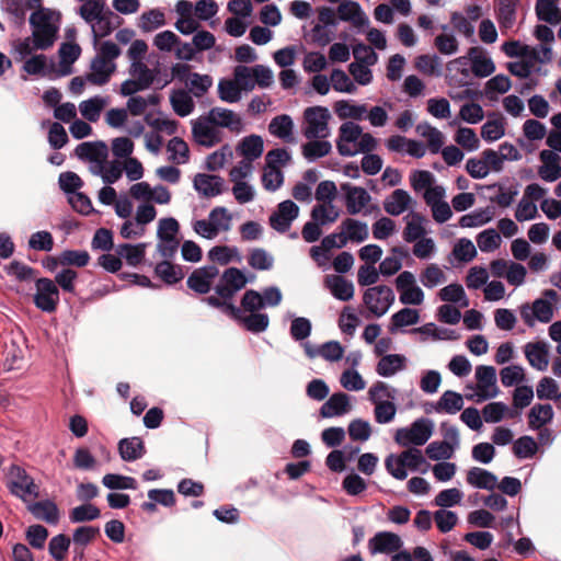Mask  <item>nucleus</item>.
Instances as JSON below:
<instances>
[{
	"mask_svg": "<svg viewBox=\"0 0 561 561\" xmlns=\"http://www.w3.org/2000/svg\"><path fill=\"white\" fill-rule=\"evenodd\" d=\"M299 207L293 201H284L278 204L277 210L270 216V225L277 232H286L291 222L298 217Z\"/></svg>",
	"mask_w": 561,
	"mask_h": 561,
	"instance_id": "f3484780",
	"label": "nucleus"
},
{
	"mask_svg": "<svg viewBox=\"0 0 561 561\" xmlns=\"http://www.w3.org/2000/svg\"><path fill=\"white\" fill-rule=\"evenodd\" d=\"M336 115L344 118L362 119L364 114L367 112L366 105L352 104L348 101H339L334 105Z\"/></svg>",
	"mask_w": 561,
	"mask_h": 561,
	"instance_id": "e2e57ef3",
	"label": "nucleus"
},
{
	"mask_svg": "<svg viewBox=\"0 0 561 561\" xmlns=\"http://www.w3.org/2000/svg\"><path fill=\"white\" fill-rule=\"evenodd\" d=\"M249 265L259 271H270L274 265V257L264 249H253L248 257Z\"/></svg>",
	"mask_w": 561,
	"mask_h": 561,
	"instance_id": "052dcab7",
	"label": "nucleus"
},
{
	"mask_svg": "<svg viewBox=\"0 0 561 561\" xmlns=\"http://www.w3.org/2000/svg\"><path fill=\"white\" fill-rule=\"evenodd\" d=\"M207 256L211 262L218 263L219 265H228L234 257L238 262L241 260L238 249L236 247L231 248L227 245L213 247L208 251Z\"/></svg>",
	"mask_w": 561,
	"mask_h": 561,
	"instance_id": "49530a36",
	"label": "nucleus"
},
{
	"mask_svg": "<svg viewBox=\"0 0 561 561\" xmlns=\"http://www.w3.org/2000/svg\"><path fill=\"white\" fill-rule=\"evenodd\" d=\"M163 25H165V16L160 9L146 11L139 18L138 26L146 33L152 32Z\"/></svg>",
	"mask_w": 561,
	"mask_h": 561,
	"instance_id": "09e8293b",
	"label": "nucleus"
},
{
	"mask_svg": "<svg viewBox=\"0 0 561 561\" xmlns=\"http://www.w3.org/2000/svg\"><path fill=\"white\" fill-rule=\"evenodd\" d=\"M237 151L244 160L253 162L260 158L264 151V142L261 136L250 135L241 139L237 146Z\"/></svg>",
	"mask_w": 561,
	"mask_h": 561,
	"instance_id": "7c9ffc66",
	"label": "nucleus"
},
{
	"mask_svg": "<svg viewBox=\"0 0 561 561\" xmlns=\"http://www.w3.org/2000/svg\"><path fill=\"white\" fill-rule=\"evenodd\" d=\"M537 19L551 25L561 22V9L558 0H537L535 5Z\"/></svg>",
	"mask_w": 561,
	"mask_h": 561,
	"instance_id": "c9c22d12",
	"label": "nucleus"
},
{
	"mask_svg": "<svg viewBox=\"0 0 561 561\" xmlns=\"http://www.w3.org/2000/svg\"><path fill=\"white\" fill-rule=\"evenodd\" d=\"M446 280V275L443 270L435 263L425 267L420 275V282L426 288H434Z\"/></svg>",
	"mask_w": 561,
	"mask_h": 561,
	"instance_id": "680f3d73",
	"label": "nucleus"
},
{
	"mask_svg": "<svg viewBox=\"0 0 561 561\" xmlns=\"http://www.w3.org/2000/svg\"><path fill=\"white\" fill-rule=\"evenodd\" d=\"M413 204V199L410 194L402 190H394L383 201V209L390 216H400L407 211Z\"/></svg>",
	"mask_w": 561,
	"mask_h": 561,
	"instance_id": "5701e85b",
	"label": "nucleus"
},
{
	"mask_svg": "<svg viewBox=\"0 0 561 561\" xmlns=\"http://www.w3.org/2000/svg\"><path fill=\"white\" fill-rule=\"evenodd\" d=\"M78 15L91 27V33L94 44L100 38L108 36L115 25L113 19L119 18L106 7V1H92L87 4H81L77 9ZM121 21H118L119 23Z\"/></svg>",
	"mask_w": 561,
	"mask_h": 561,
	"instance_id": "f257e3e1",
	"label": "nucleus"
},
{
	"mask_svg": "<svg viewBox=\"0 0 561 561\" xmlns=\"http://www.w3.org/2000/svg\"><path fill=\"white\" fill-rule=\"evenodd\" d=\"M351 410L350 397L344 392L333 393L320 408L322 417L342 416Z\"/></svg>",
	"mask_w": 561,
	"mask_h": 561,
	"instance_id": "b1692460",
	"label": "nucleus"
},
{
	"mask_svg": "<svg viewBox=\"0 0 561 561\" xmlns=\"http://www.w3.org/2000/svg\"><path fill=\"white\" fill-rule=\"evenodd\" d=\"M100 535V528L94 526H80L73 530L72 542L75 549L81 548L80 553H83V549L91 543L96 536Z\"/></svg>",
	"mask_w": 561,
	"mask_h": 561,
	"instance_id": "603ef678",
	"label": "nucleus"
},
{
	"mask_svg": "<svg viewBox=\"0 0 561 561\" xmlns=\"http://www.w3.org/2000/svg\"><path fill=\"white\" fill-rule=\"evenodd\" d=\"M170 102L173 111L181 117L188 116L195 107L192 96L184 90L174 91Z\"/></svg>",
	"mask_w": 561,
	"mask_h": 561,
	"instance_id": "79ce46f5",
	"label": "nucleus"
},
{
	"mask_svg": "<svg viewBox=\"0 0 561 561\" xmlns=\"http://www.w3.org/2000/svg\"><path fill=\"white\" fill-rule=\"evenodd\" d=\"M118 451L123 460L134 461L145 454L144 442L139 437L123 438L118 443Z\"/></svg>",
	"mask_w": 561,
	"mask_h": 561,
	"instance_id": "e433bc0d",
	"label": "nucleus"
},
{
	"mask_svg": "<svg viewBox=\"0 0 561 561\" xmlns=\"http://www.w3.org/2000/svg\"><path fill=\"white\" fill-rule=\"evenodd\" d=\"M433 430V421L421 417L415 420L409 427L398 428L394 440L398 445L403 447L410 445L422 446L431 438Z\"/></svg>",
	"mask_w": 561,
	"mask_h": 561,
	"instance_id": "423d86ee",
	"label": "nucleus"
},
{
	"mask_svg": "<svg viewBox=\"0 0 561 561\" xmlns=\"http://www.w3.org/2000/svg\"><path fill=\"white\" fill-rule=\"evenodd\" d=\"M341 190L344 192L345 207L350 215L370 214L367 206L371 202V196L364 187L343 183Z\"/></svg>",
	"mask_w": 561,
	"mask_h": 561,
	"instance_id": "f8f14e48",
	"label": "nucleus"
},
{
	"mask_svg": "<svg viewBox=\"0 0 561 561\" xmlns=\"http://www.w3.org/2000/svg\"><path fill=\"white\" fill-rule=\"evenodd\" d=\"M341 243L347 244L348 241L362 243L369 237V230L366 222L346 218L341 222Z\"/></svg>",
	"mask_w": 561,
	"mask_h": 561,
	"instance_id": "aec40b11",
	"label": "nucleus"
},
{
	"mask_svg": "<svg viewBox=\"0 0 561 561\" xmlns=\"http://www.w3.org/2000/svg\"><path fill=\"white\" fill-rule=\"evenodd\" d=\"M253 279L254 275H251L249 278L240 268L228 267L221 274L214 290L222 299H232L238 291L243 289L248 283L253 282Z\"/></svg>",
	"mask_w": 561,
	"mask_h": 561,
	"instance_id": "6e6552de",
	"label": "nucleus"
},
{
	"mask_svg": "<svg viewBox=\"0 0 561 561\" xmlns=\"http://www.w3.org/2000/svg\"><path fill=\"white\" fill-rule=\"evenodd\" d=\"M192 134L197 144L207 148L221 141L220 131L206 115L192 123Z\"/></svg>",
	"mask_w": 561,
	"mask_h": 561,
	"instance_id": "2eb2a0df",
	"label": "nucleus"
},
{
	"mask_svg": "<svg viewBox=\"0 0 561 561\" xmlns=\"http://www.w3.org/2000/svg\"><path fill=\"white\" fill-rule=\"evenodd\" d=\"M194 188L204 197H215L222 194L225 181L219 175L197 173L193 181Z\"/></svg>",
	"mask_w": 561,
	"mask_h": 561,
	"instance_id": "6ab92c4d",
	"label": "nucleus"
},
{
	"mask_svg": "<svg viewBox=\"0 0 561 561\" xmlns=\"http://www.w3.org/2000/svg\"><path fill=\"white\" fill-rule=\"evenodd\" d=\"M494 216V207L486 206L484 208L474 209L470 214L463 215L459 225L462 228L480 227L492 220Z\"/></svg>",
	"mask_w": 561,
	"mask_h": 561,
	"instance_id": "58836bf2",
	"label": "nucleus"
},
{
	"mask_svg": "<svg viewBox=\"0 0 561 561\" xmlns=\"http://www.w3.org/2000/svg\"><path fill=\"white\" fill-rule=\"evenodd\" d=\"M7 488L13 496L22 501H26L27 496H39V486L26 470L19 465L9 467Z\"/></svg>",
	"mask_w": 561,
	"mask_h": 561,
	"instance_id": "39448f33",
	"label": "nucleus"
},
{
	"mask_svg": "<svg viewBox=\"0 0 561 561\" xmlns=\"http://www.w3.org/2000/svg\"><path fill=\"white\" fill-rule=\"evenodd\" d=\"M219 275V270L216 265H205L195 268L187 277L186 285L190 289L199 295H205L210 291L214 279Z\"/></svg>",
	"mask_w": 561,
	"mask_h": 561,
	"instance_id": "ddd939ff",
	"label": "nucleus"
},
{
	"mask_svg": "<svg viewBox=\"0 0 561 561\" xmlns=\"http://www.w3.org/2000/svg\"><path fill=\"white\" fill-rule=\"evenodd\" d=\"M468 58L471 62V71L478 78H485L495 71V65L491 57L479 47L469 48Z\"/></svg>",
	"mask_w": 561,
	"mask_h": 561,
	"instance_id": "a878e982",
	"label": "nucleus"
},
{
	"mask_svg": "<svg viewBox=\"0 0 561 561\" xmlns=\"http://www.w3.org/2000/svg\"><path fill=\"white\" fill-rule=\"evenodd\" d=\"M1 5L10 14L14 23L21 25L24 23L30 4L24 0H1Z\"/></svg>",
	"mask_w": 561,
	"mask_h": 561,
	"instance_id": "bf43d9fd",
	"label": "nucleus"
},
{
	"mask_svg": "<svg viewBox=\"0 0 561 561\" xmlns=\"http://www.w3.org/2000/svg\"><path fill=\"white\" fill-rule=\"evenodd\" d=\"M232 158V149L229 145L221 146L220 149L210 153L205 162L208 171H218Z\"/></svg>",
	"mask_w": 561,
	"mask_h": 561,
	"instance_id": "6e6d98bb",
	"label": "nucleus"
},
{
	"mask_svg": "<svg viewBox=\"0 0 561 561\" xmlns=\"http://www.w3.org/2000/svg\"><path fill=\"white\" fill-rule=\"evenodd\" d=\"M393 290L386 285L369 287L363 295V302L377 318L385 316L394 302Z\"/></svg>",
	"mask_w": 561,
	"mask_h": 561,
	"instance_id": "1a4fd4ad",
	"label": "nucleus"
},
{
	"mask_svg": "<svg viewBox=\"0 0 561 561\" xmlns=\"http://www.w3.org/2000/svg\"><path fill=\"white\" fill-rule=\"evenodd\" d=\"M76 154L79 159L88 160L89 162L107 160L108 148L103 141L82 142L77 146Z\"/></svg>",
	"mask_w": 561,
	"mask_h": 561,
	"instance_id": "72a5a7b5",
	"label": "nucleus"
},
{
	"mask_svg": "<svg viewBox=\"0 0 561 561\" xmlns=\"http://www.w3.org/2000/svg\"><path fill=\"white\" fill-rule=\"evenodd\" d=\"M477 244L481 252L489 253L500 247L501 237L495 229L489 228L478 234Z\"/></svg>",
	"mask_w": 561,
	"mask_h": 561,
	"instance_id": "338daca9",
	"label": "nucleus"
},
{
	"mask_svg": "<svg viewBox=\"0 0 561 561\" xmlns=\"http://www.w3.org/2000/svg\"><path fill=\"white\" fill-rule=\"evenodd\" d=\"M419 321V311L405 307L391 316L389 331L394 333L398 329L416 324Z\"/></svg>",
	"mask_w": 561,
	"mask_h": 561,
	"instance_id": "ea45409f",
	"label": "nucleus"
},
{
	"mask_svg": "<svg viewBox=\"0 0 561 561\" xmlns=\"http://www.w3.org/2000/svg\"><path fill=\"white\" fill-rule=\"evenodd\" d=\"M403 546L401 537L391 531H378L368 540V550L375 554H392Z\"/></svg>",
	"mask_w": 561,
	"mask_h": 561,
	"instance_id": "dca6fc26",
	"label": "nucleus"
},
{
	"mask_svg": "<svg viewBox=\"0 0 561 561\" xmlns=\"http://www.w3.org/2000/svg\"><path fill=\"white\" fill-rule=\"evenodd\" d=\"M407 358L401 354H387L383 355L377 366L376 373L380 377L389 378L405 368Z\"/></svg>",
	"mask_w": 561,
	"mask_h": 561,
	"instance_id": "2f4dec72",
	"label": "nucleus"
},
{
	"mask_svg": "<svg viewBox=\"0 0 561 561\" xmlns=\"http://www.w3.org/2000/svg\"><path fill=\"white\" fill-rule=\"evenodd\" d=\"M468 484L476 489L493 491L497 485V477L483 468L472 467L467 472Z\"/></svg>",
	"mask_w": 561,
	"mask_h": 561,
	"instance_id": "c85d7f7f",
	"label": "nucleus"
},
{
	"mask_svg": "<svg viewBox=\"0 0 561 561\" xmlns=\"http://www.w3.org/2000/svg\"><path fill=\"white\" fill-rule=\"evenodd\" d=\"M520 318L525 324L533 328L536 321L549 323L553 319V307L549 300L538 298L531 305L523 304L519 307Z\"/></svg>",
	"mask_w": 561,
	"mask_h": 561,
	"instance_id": "9b49d317",
	"label": "nucleus"
},
{
	"mask_svg": "<svg viewBox=\"0 0 561 561\" xmlns=\"http://www.w3.org/2000/svg\"><path fill=\"white\" fill-rule=\"evenodd\" d=\"M90 254L85 250H65L59 254L61 266L84 267L89 264Z\"/></svg>",
	"mask_w": 561,
	"mask_h": 561,
	"instance_id": "864d4df0",
	"label": "nucleus"
},
{
	"mask_svg": "<svg viewBox=\"0 0 561 561\" xmlns=\"http://www.w3.org/2000/svg\"><path fill=\"white\" fill-rule=\"evenodd\" d=\"M101 516V511L98 506L91 503H83L73 507L69 512V519L72 524H81L92 522Z\"/></svg>",
	"mask_w": 561,
	"mask_h": 561,
	"instance_id": "a19ab883",
	"label": "nucleus"
},
{
	"mask_svg": "<svg viewBox=\"0 0 561 561\" xmlns=\"http://www.w3.org/2000/svg\"><path fill=\"white\" fill-rule=\"evenodd\" d=\"M462 396L453 390H446L436 403L431 404V409L435 412L448 414H456L462 409Z\"/></svg>",
	"mask_w": 561,
	"mask_h": 561,
	"instance_id": "f704fd0d",
	"label": "nucleus"
},
{
	"mask_svg": "<svg viewBox=\"0 0 561 561\" xmlns=\"http://www.w3.org/2000/svg\"><path fill=\"white\" fill-rule=\"evenodd\" d=\"M268 131L272 136L284 140L285 142H293L294 139V122L287 114H282L273 117L268 124Z\"/></svg>",
	"mask_w": 561,
	"mask_h": 561,
	"instance_id": "c756f323",
	"label": "nucleus"
},
{
	"mask_svg": "<svg viewBox=\"0 0 561 561\" xmlns=\"http://www.w3.org/2000/svg\"><path fill=\"white\" fill-rule=\"evenodd\" d=\"M53 16L49 9H39L31 14L32 38L36 49L46 50L54 45L58 26L54 24Z\"/></svg>",
	"mask_w": 561,
	"mask_h": 561,
	"instance_id": "7ed1b4c3",
	"label": "nucleus"
},
{
	"mask_svg": "<svg viewBox=\"0 0 561 561\" xmlns=\"http://www.w3.org/2000/svg\"><path fill=\"white\" fill-rule=\"evenodd\" d=\"M537 451L538 445L531 436L524 435L514 442L513 453L519 459L533 458Z\"/></svg>",
	"mask_w": 561,
	"mask_h": 561,
	"instance_id": "5fc2aeb1",
	"label": "nucleus"
},
{
	"mask_svg": "<svg viewBox=\"0 0 561 561\" xmlns=\"http://www.w3.org/2000/svg\"><path fill=\"white\" fill-rule=\"evenodd\" d=\"M71 539L65 534L54 536L48 542V552L55 561H64L70 548Z\"/></svg>",
	"mask_w": 561,
	"mask_h": 561,
	"instance_id": "8fccbe9b",
	"label": "nucleus"
},
{
	"mask_svg": "<svg viewBox=\"0 0 561 561\" xmlns=\"http://www.w3.org/2000/svg\"><path fill=\"white\" fill-rule=\"evenodd\" d=\"M525 356L533 368L539 371L547 370L549 365V352L546 343H527L525 345Z\"/></svg>",
	"mask_w": 561,
	"mask_h": 561,
	"instance_id": "bb28decb",
	"label": "nucleus"
},
{
	"mask_svg": "<svg viewBox=\"0 0 561 561\" xmlns=\"http://www.w3.org/2000/svg\"><path fill=\"white\" fill-rule=\"evenodd\" d=\"M128 71L130 77L137 79L147 89L152 85L156 79V72L151 70L144 61L130 62Z\"/></svg>",
	"mask_w": 561,
	"mask_h": 561,
	"instance_id": "13d9d810",
	"label": "nucleus"
},
{
	"mask_svg": "<svg viewBox=\"0 0 561 561\" xmlns=\"http://www.w3.org/2000/svg\"><path fill=\"white\" fill-rule=\"evenodd\" d=\"M106 101L102 96L95 95L89 100L82 101L79 104L81 115L89 122H96L100 118V114L105 106Z\"/></svg>",
	"mask_w": 561,
	"mask_h": 561,
	"instance_id": "a18cd8bd",
	"label": "nucleus"
},
{
	"mask_svg": "<svg viewBox=\"0 0 561 561\" xmlns=\"http://www.w3.org/2000/svg\"><path fill=\"white\" fill-rule=\"evenodd\" d=\"M312 331L311 321L305 317H296L293 319L289 328L290 336L296 342L307 340Z\"/></svg>",
	"mask_w": 561,
	"mask_h": 561,
	"instance_id": "774afa93",
	"label": "nucleus"
},
{
	"mask_svg": "<svg viewBox=\"0 0 561 561\" xmlns=\"http://www.w3.org/2000/svg\"><path fill=\"white\" fill-rule=\"evenodd\" d=\"M60 300L59 288L56 283L47 277L35 280V294L33 302L43 312H55Z\"/></svg>",
	"mask_w": 561,
	"mask_h": 561,
	"instance_id": "9d476101",
	"label": "nucleus"
},
{
	"mask_svg": "<svg viewBox=\"0 0 561 561\" xmlns=\"http://www.w3.org/2000/svg\"><path fill=\"white\" fill-rule=\"evenodd\" d=\"M117 254L125 257L129 265H138L145 256V244H129L124 243L117 247Z\"/></svg>",
	"mask_w": 561,
	"mask_h": 561,
	"instance_id": "0e129e2a",
	"label": "nucleus"
},
{
	"mask_svg": "<svg viewBox=\"0 0 561 561\" xmlns=\"http://www.w3.org/2000/svg\"><path fill=\"white\" fill-rule=\"evenodd\" d=\"M206 116L216 127H225L236 133L243 129L242 119L231 110L213 107Z\"/></svg>",
	"mask_w": 561,
	"mask_h": 561,
	"instance_id": "412c9836",
	"label": "nucleus"
},
{
	"mask_svg": "<svg viewBox=\"0 0 561 561\" xmlns=\"http://www.w3.org/2000/svg\"><path fill=\"white\" fill-rule=\"evenodd\" d=\"M121 48L115 43L111 41L103 42L91 60V72L87 75V80L95 85L106 84L116 71L115 60L121 56Z\"/></svg>",
	"mask_w": 561,
	"mask_h": 561,
	"instance_id": "f03ea898",
	"label": "nucleus"
},
{
	"mask_svg": "<svg viewBox=\"0 0 561 561\" xmlns=\"http://www.w3.org/2000/svg\"><path fill=\"white\" fill-rule=\"evenodd\" d=\"M331 114L327 107L311 106L304 112L306 123L302 134L307 139H325L330 135L329 119Z\"/></svg>",
	"mask_w": 561,
	"mask_h": 561,
	"instance_id": "0eeeda50",
	"label": "nucleus"
},
{
	"mask_svg": "<svg viewBox=\"0 0 561 561\" xmlns=\"http://www.w3.org/2000/svg\"><path fill=\"white\" fill-rule=\"evenodd\" d=\"M309 140L310 141L302 146V154L310 162H313L317 159L328 156L332 150V145L328 140Z\"/></svg>",
	"mask_w": 561,
	"mask_h": 561,
	"instance_id": "37998d69",
	"label": "nucleus"
},
{
	"mask_svg": "<svg viewBox=\"0 0 561 561\" xmlns=\"http://www.w3.org/2000/svg\"><path fill=\"white\" fill-rule=\"evenodd\" d=\"M450 23L456 32L463 35L467 39L474 43L476 27L473 23L466 18L461 12H453L450 14Z\"/></svg>",
	"mask_w": 561,
	"mask_h": 561,
	"instance_id": "4d7b16f0",
	"label": "nucleus"
},
{
	"mask_svg": "<svg viewBox=\"0 0 561 561\" xmlns=\"http://www.w3.org/2000/svg\"><path fill=\"white\" fill-rule=\"evenodd\" d=\"M154 273L168 285L176 284L184 277L182 268L167 260L156 265Z\"/></svg>",
	"mask_w": 561,
	"mask_h": 561,
	"instance_id": "c03bdc74",
	"label": "nucleus"
},
{
	"mask_svg": "<svg viewBox=\"0 0 561 561\" xmlns=\"http://www.w3.org/2000/svg\"><path fill=\"white\" fill-rule=\"evenodd\" d=\"M340 217V210L329 203L318 204L311 210V219L318 221L322 226L336 221Z\"/></svg>",
	"mask_w": 561,
	"mask_h": 561,
	"instance_id": "de8ad7c7",
	"label": "nucleus"
},
{
	"mask_svg": "<svg viewBox=\"0 0 561 561\" xmlns=\"http://www.w3.org/2000/svg\"><path fill=\"white\" fill-rule=\"evenodd\" d=\"M231 319L239 323L243 329L254 334L266 331L270 325V318L267 313L255 311L250 312V314H244L241 308H239L238 317L232 316Z\"/></svg>",
	"mask_w": 561,
	"mask_h": 561,
	"instance_id": "4be33fe9",
	"label": "nucleus"
},
{
	"mask_svg": "<svg viewBox=\"0 0 561 561\" xmlns=\"http://www.w3.org/2000/svg\"><path fill=\"white\" fill-rule=\"evenodd\" d=\"M339 20L351 22L356 28L360 30L369 25V19L363 11L358 2L345 0L337 7Z\"/></svg>",
	"mask_w": 561,
	"mask_h": 561,
	"instance_id": "a211bd4d",
	"label": "nucleus"
},
{
	"mask_svg": "<svg viewBox=\"0 0 561 561\" xmlns=\"http://www.w3.org/2000/svg\"><path fill=\"white\" fill-rule=\"evenodd\" d=\"M369 400L375 404L374 414L378 424L390 423L397 413L396 404L390 400H380L382 397L394 400L397 397V389L389 387L383 381H377L370 387Z\"/></svg>",
	"mask_w": 561,
	"mask_h": 561,
	"instance_id": "20e7f679",
	"label": "nucleus"
},
{
	"mask_svg": "<svg viewBox=\"0 0 561 561\" xmlns=\"http://www.w3.org/2000/svg\"><path fill=\"white\" fill-rule=\"evenodd\" d=\"M324 285L337 300L348 301L354 297L353 283L342 276L328 275Z\"/></svg>",
	"mask_w": 561,
	"mask_h": 561,
	"instance_id": "cd10ccee",
	"label": "nucleus"
},
{
	"mask_svg": "<svg viewBox=\"0 0 561 561\" xmlns=\"http://www.w3.org/2000/svg\"><path fill=\"white\" fill-rule=\"evenodd\" d=\"M30 513L38 520H43L50 525H57L60 513L57 504L50 500H43L31 503L27 506Z\"/></svg>",
	"mask_w": 561,
	"mask_h": 561,
	"instance_id": "393cba45",
	"label": "nucleus"
},
{
	"mask_svg": "<svg viewBox=\"0 0 561 561\" xmlns=\"http://www.w3.org/2000/svg\"><path fill=\"white\" fill-rule=\"evenodd\" d=\"M102 483L110 490H136L137 481L133 477L117 473H107L102 478Z\"/></svg>",
	"mask_w": 561,
	"mask_h": 561,
	"instance_id": "3c124183",
	"label": "nucleus"
},
{
	"mask_svg": "<svg viewBox=\"0 0 561 561\" xmlns=\"http://www.w3.org/2000/svg\"><path fill=\"white\" fill-rule=\"evenodd\" d=\"M551 404H535L528 413V425L531 430H540L553 420Z\"/></svg>",
	"mask_w": 561,
	"mask_h": 561,
	"instance_id": "4c0bfd02",
	"label": "nucleus"
},
{
	"mask_svg": "<svg viewBox=\"0 0 561 561\" xmlns=\"http://www.w3.org/2000/svg\"><path fill=\"white\" fill-rule=\"evenodd\" d=\"M404 219L407 225L403 230V239L405 242L412 243L424 238L426 229L424 227L425 217L416 211H411Z\"/></svg>",
	"mask_w": 561,
	"mask_h": 561,
	"instance_id": "473e14b6",
	"label": "nucleus"
},
{
	"mask_svg": "<svg viewBox=\"0 0 561 561\" xmlns=\"http://www.w3.org/2000/svg\"><path fill=\"white\" fill-rule=\"evenodd\" d=\"M478 402L495 398L499 393L496 370L493 366L480 365L476 368Z\"/></svg>",
	"mask_w": 561,
	"mask_h": 561,
	"instance_id": "4468645a",
	"label": "nucleus"
},
{
	"mask_svg": "<svg viewBox=\"0 0 561 561\" xmlns=\"http://www.w3.org/2000/svg\"><path fill=\"white\" fill-rule=\"evenodd\" d=\"M415 67L427 76H439L442 72L440 59L437 55H421L415 59Z\"/></svg>",
	"mask_w": 561,
	"mask_h": 561,
	"instance_id": "69168bd1",
	"label": "nucleus"
}]
</instances>
